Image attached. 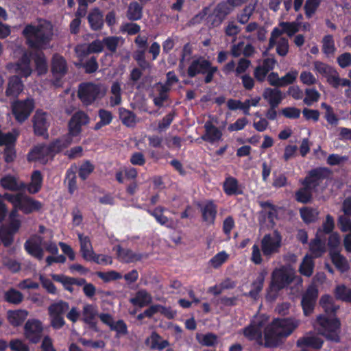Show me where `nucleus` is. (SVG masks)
Returning <instances> with one entry per match:
<instances>
[{
  "label": "nucleus",
  "mask_w": 351,
  "mask_h": 351,
  "mask_svg": "<svg viewBox=\"0 0 351 351\" xmlns=\"http://www.w3.org/2000/svg\"><path fill=\"white\" fill-rule=\"evenodd\" d=\"M88 118L84 112H76L69 123V133L65 137L62 147L79 142L80 141L82 125L88 123ZM61 149L62 145H60L59 141L55 142L51 147L39 145L31 149L27 155V159L29 161L45 164L52 158L54 152H59Z\"/></svg>",
  "instance_id": "1"
},
{
  "label": "nucleus",
  "mask_w": 351,
  "mask_h": 351,
  "mask_svg": "<svg viewBox=\"0 0 351 351\" xmlns=\"http://www.w3.org/2000/svg\"><path fill=\"white\" fill-rule=\"evenodd\" d=\"M23 35L31 48L46 49L53 36V26L45 20H38L25 25Z\"/></svg>",
  "instance_id": "2"
},
{
  "label": "nucleus",
  "mask_w": 351,
  "mask_h": 351,
  "mask_svg": "<svg viewBox=\"0 0 351 351\" xmlns=\"http://www.w3.org/2000/svg\"><path fill=\"white\" fill-rule=\"evenodd\" d=\"M300 324V320L293 318L274 319L270 325H267L265 330V346H277L281 339L290 335Z\"/></svg>",
  "instance_id": "3"
},
{
  "label": "nucleus",
  "mask_w": 351,
  "mask_h": 351,
  "mask_svg": "<svg viewBox=\"0 0 351 351\" xmlns=\"http://www.w3.org/2000/svg\"><path fill=\"white\" fill-rule=\"evenodd\" d=\"M294 280L299 284L302 282L300 277L295 276V271L291 267L282 266L275 269L271 274V282L267 293V298L271 300H274L278 291L287 287Z\"/></svg>",
  "instance_id": "4"
},
{
  "label": "nucleus",
  "mask_w": 351,
  "mask_h": 351,
  "mask_svg": "<svg viewBox=\"0 0 351 351\" xmlns=\"http://www.w3.org/2000/svg\"><path fill=\"white\" fill-rule=\"evenodd\" d=\"M106 93V88L101 84L84 83L80 86L78 96L86 105L93 103L103 97Z\"/></svg>",
  "instance_id": "5"
},
{
  "label": "nucleus",
  "mask_w": 351,
  "mask_h": 351,
  "mask_svg": "<svg viewBox=\"0 0 351 351\" xmlns=\"http://www.w3.org/2000/svg\"><path fill=\"white\" fill-rule=\"evenodd\" d=\"M314 327L320 334L332 341H338L339 322L335 318L329 319L324 315L317 317Z\"/></svg>",
  "instance_id": "6"
},
{
  "label": "nucleus",
  "mask_w": 351,
  "mask_h": 351,
  "mask_svg": "<svg viewBox=\"0 0 351 351\" xmlns=\"http://www.w3.org/2000/svg\"><path fill=\"white\" fill-rule=\"evenodd\" d=\"M268 317L264 315L255 316L251 322V324L243 330V334L245 337L250 340H254L256 342L262 343V335L267 326Z\"/></svg>",
  "instance_id": "7"
},
{
  "label": "nucleus",
  "mask_w": 351,
  "mask_h": 351,
  "mask_svg": "<svg viewBox=\"0 0 351 351\" xmlns=\"http://www.w3.org/2000/svg\"><path fill=\"white\" fill-rule=\"evenodd\" d=\"M16 210H13L9 216L10 223L8 227L3 226L0 229V238L4 245H10L13 241V235L19 230L21 221L19 218Z\"/></svg>",
  "instance_id": "8"
},
{
  "label": "nucleus",
  "mask_w": 351,
  "mask_h": 351,
  "mask_svg": "<svg viewBox=\"0 0 351 351\" xmlns=\"http://www.w3.org/2000/svg\"><path fill=\"white\" fill-rule=\"evenodd\" d=\"M282 237L277 231L271 234L264 236L261 241V249L263 253L266 256H271L272 254L278 253L281 247Z\"/></svg>",
  "instance_id": "9"
},
{
  "label": "nucleus",
  "mask_w": 351,
  "mask_h": 351,
  "mask_svg": "<svg viewBox=\"0 0 351 351\" xmlns=\"http://www.w3.org/2000/svg\"><path fill=\"white\" fill-rule=\"evenodd\" d=\"M22 56L15 64H9L7 67L12 73H16L22 77H27L32 73L30 64L32 54L27 51L21 50Z\"/></svg>",
  "instance_id": "10"
},
{
  "label": "nucleus",
  "mask_w": 351,
  "mask_h": 351,
  "mask_svg": "<svg viewBox=\"0 0 351 351\" xmlns=\"http://www.w3.org/2000/svg\"><path fill=\"white\" fill-rule=\"evenodd\" d=\"M34 108V103L32 99L17 101L12 104V113L18 122L23 123L29 117Z\"/></svg>",
  "instance_id": "11"
},
{
  "label": "nucleus",
  "mask_w": 351,
  "mask_h": 351,
  "mask_svg": "<svg viewBox=\"0 0 351 351\" xmlns=\"http://www.w3.org/2000/svg\"><path fill=\"white\" fill-rule=\"evenodd\" d=\"M43 203L26 195L21 193L14 210H21L25 214L38 212L43 208Z\"/></svg>",
  "instance_id": "12"
},
{
  "label": "nucleus",
  "mask_w": 351,
  "mask_h": 351,
  "mask_svg": "<svg viewBox=\"0 0 351 351\" xmlns=\"http://www.w3.org/2000/svg\"><path fill=\"white\" fill-rule=\"evenodd\" d=\"M43 330L42 322L36 319H29L24 326V335L27 339L37 343L41 337Z\"/></svg>",
  "instance_id": "13"
},
{
  "label": "nucleus",
  "mask_w": 351,
  "mask_h": 351,
  "mask_svg": "<svg viewBox=\"0 0 351 351\" xmlns=\"http://www.w3.org/2000/svg\"><path fill=\"white\" fill-rule=\"evenodd\" d=\"M275 45L276 46V51L280 56H285L287 55L289 51L288 40L282 37V31L278 27L273 29L269 38V47L271 48Z\"/></svg>",
  "instance_id": "14"
},
{
  "label": "nucleus",
  "mask_w": 351,
  "mask_h": 351,
  "mask_svg": "<svg viewBox=\"0 0 351 351\" xmlns=\"http://www.w3.org/2000/svg\"><path fill=\"white\" fill-rule=\"evenodd\" d=\"M328 171L326 169H316L309 172L308 175L302 182L304 186L311 190H317V187L327 176Z\"/></svg>",
  "instance_id": "15"
},
{
  "label": "nucleus",
  "mask_w": 351,
  "mask_h": 351,
  "mask_svg": "<svg viewBox=\"0 0 351 351\" xmlns=\"http://www.w3.org/2000/svg\"><path fill=\"white\" fill-rule=\"evenodd\" d=\"M317 297V288L313 285L310 286L302 300V306L305 316H308L313 313Z\"/></svg>",
  "instance_id": "16"
},
{
  "label": "nucleus",
  "mask_w": 351,
  "mask_h": 351,
  "mask_svg": "<svg viewBox=\"0 0 351 351\" xmlns=\"http://www.w3.org/2000/svg\"><path fill=\"white\" fill-rule=\"evenodd\" d=\"M34 132L44 135L49 126V116L42 110H37L33 117Z\"/></svg>",
  "instance_id": "17"
},
{
  "label": "nucleus",
  "mask_w": 351,
  "mask_h": 351,
  "mask_svg": "<svg viewBox=\"0 0 351 351\" xmlns=\"http://www.w3.org/2000/svg\"><path fill=\"white\" fill-rule=\"evenodd\" d=\"M43 239L39 236H34L25 243L27 252L38 259L43 257V250L41 247Z\"/></svg>",
  "instance_id": "18"
},
{
  "label": "nucleus",
  "mask_w": 351,
  "mask_h": 351,
  "mask_svg": "<svg viewBox=\"0 0 351 351\" xmlns=\"http://www.w3.org/2000/svg\"><path fill=\"white\" fill-rule=\"evenodd\" d=\"M204 128L205 134L202 136L204 141L211 143L221 141V131L215 127L210 121L206 122Z\"/></svg>",
  "instance_id": "19"
},
{
  "label": "nucleus",
  "mask_w": 351,
  "mask_h": 351,
  "mask_svg": "<svg viewBox=\"0 0 351 351\" xmlns=\"http://www.w3.org/2000/svg\"><path fill=\"white\" fill-rule=\"evenodd\" d=\"M23 90V84L20 78L16 75L11 77L8 83L5 95L7 97L16 98Z\"/></svg>",
  "instance_id": "20"
},
{
  "label": "nucleus",
  "mask_w": 351,
  "mask_h": 351,
  "mask_svg": "<svg viewBox=\"0 0 351 351\" xmlns=\"http://www.w3.org/2000/svg\"><path fill=\"white\" fill-rule=\"evenodd\" d=\"M78 239L80 244V252L82 257L86 261H91L93 258V255L95 254L93 251L90 240L88 237L84 236L81 233L77 234Z\"/></svg>",
  "instance_id": "21"
},
{
  "label": "nucleus",
  "mask_w": 351,
  "mask_h": 351,
  "mask_svg": "<svg viewBox=\"0 0 351 351\" xmlns=\"http://www.w3.org/2000/svg\"><path fill=\"white\" fill-rule=\"evenodd\" d=\"M276 60L274 58H267L264 60L262 64L255 69L254 77L257 80L263 82L269 71L274 68Z\"/></svg>",
  "instance_id": "22"
},
{
  "label": "nucleus",
  "mask_w": 351,
  "mask_h": 351,
  "mask_svg": "<svg viewBox=\"0 0 351 351\" xmlns=\"http://www.w3.org/2000/svg\"><path fill=\"white\" fill-rule=\"evenodd\" d=\"M201 212L203 220L208 225L213 224L217 215V206L213 202L202 205Z\"/></svg>",
  "instance_id": "23"
},
{
  "label": "nucleus",
  "mask_w": 351,
  "mask_h": 351,
  "mask_svg": "<svg viewBox=\"0 0 351 351\" xmlns=\"http://www.w3.org/2000/svg\"><path fill=\"white\" fill-rule=\"evenodd\" d=\"M329 255L332 263L341 272H345L349 269V263L347 259L336 250H330Z\"/></svg>",
  "instance_id": "24"
},
{
  "label": "nucleus",
  "mask_w": 351,
  "mask_h": 351,
  "mask_svg": "<svg viewBox=\"0 0 351 351\" xmlns=\"http://www.w3.org/2000/svg\"><path fill=\"white\" fill-rule=\"evenodd\" d=\"M28 315V312L25 310L18 309L8 311L7 312V319L8 322L12 326H19L21 325Z\"/></svg>",
  "instance_id": "25"
},
{
  "label": "nucleus",
  "mask_w": 351,
  "mask_h": 351,
  "mask_svg": "<svg viewBox=\"0 0 351 351\" xmlns=\"http://www.w3.org/2000/svg\"><path fill=\"white\" fill-rule=\"evenodd\" d=\"M145 345L152 350H162L169 346L167 340L162 339L161 337L153 332L145 341Z\"/></svg>",
  "instance_id": "26"
},
{
  "label": "nucleus",
  "mask_w": 351,
  "mask_h": 351,
  "mask_svg": "<svg viewBox=\"0 0 351 351\" xmlns=\"http://www.w3.org/2000/svg\"><path fill=\"white\" fill-rule=\"evenodd\" d=\"M130 302L134 306L144 307L152 302V296L145 289L137 291L135 295L130 300Z\"/></svg>",
  "instance_id": "27"
},
{
  "label": "nucleus",
  "mask_w": 351,
  "mask_h": 351,
  "mask_svg": "<svg viewBox=\"0 0 351 351\" xmlns=\"http://www.w3.org/2000/svg\"><path fill=\"white\" fill-rule=\"evenodd\" d=\"M327 82L333 88H337L339 86H350L351 82L346 78H341L337 71L333 68L326 77Z\"/></svg>",
  "instance_id": "28"
},
{
  "label": "nucleus",
  "mask_w": 351,
  "mask_h": 351,
  "mask_svg": "<svg viewBox=\"0 0 351 351\" xmlns=\"http://www.w3.org/2000/svg\"><path fill=\"white\" fill-rule=\"evenodd\" d=\"M1 186L10 191H18L25 187L23 182L19 181L16 177L11 175H7L0 180Z\"/></svg>",
  "instance_id": "29"
},
{
  "label": "nucleus",
  "mask_w": 351,
  "mask_h": 351,
  "mask_svg": "<svg viewBox=\"0 0 351 351\" xmlns=\"http://www.w3.org/2000/svg\"><path fill=\"white\" fill-rule=\"evenodd\" d=\"M263 97L272 108L276 107L282 99V92L276 88H267L265 89Z\"/></svg>",
  "instance_id": "30"
},
{
  "label": "nucleus",
  "mask_w": 351,
  "mask_h": 351,
  "mask_svg": "<svg viewBox=\"0 0 351 351\" xmlns=\"http://www.w3.org/2000/svg\"><path fill=\"white\" fill-rule=\"evenodd\" d=\"M210 67V62L203 58H199L193 61L188 69V74L190 77H194L198 73H206Z\"/></svg>",
  "instance_id": "31"
},
{
  "label": "nucleus",
  "mask_w": 351,
  "mask_h": 351,
  "mask_svg": "<svg viewBox=\"0 0 351 351\" xmlns=\"http://www.w3.org/2000/svg\"><path fill=\"white\" fill-rule=\"evenodd\" d=\"M323 341L322 339L314 335H308L297 341V346L298 347L309 346L315 349H318L322 347Z\"/></svg>",
  "instance_id": "32"
},
{
  "label": "nucleus",
  "mask_w": 351,
  "mask_h": 351,
  "mask_svg": "<svg viewBox=\"0 0 351 351\" xmlns=\"http://www.w3.org/2000/svg\"><path fill=\"white\" fill-rule=\"evenodd\" d=\"M117 253L119 258L125 263L135 262L142 258L141 254H136L128 249L121 248L120 246L117 247Z\"/></svg>",
  "instance_id": "33"
},
{
  "label": "nucleus",
  "mask_w": 351,
  "mask_h": 351,
  "mask_svg": "<svg viewBox=\"0 0 351 351\" xmlns=\"http://www.w3.org/2000/svg\"><path fill=\"white\" fill-rule=\"evenodd\" d=\"M52 72L55 75L62 76L66 72V63L62 56L55 55L52 60Z\"/></svg>",
  "instance_id": "34"
},
{
  "label": "nucleus",
  "mask_w": 351,
  "mask_h": 351,
  "mask_svg": "<svg viewBox=\"0 0 351 351\" xmlns=\"http://www.w3.org/2000/svg\"><path fill=\"white\" fill-rule=\"evenodd\" d=\"M97 315V310L95 306L86 304L83 307L82 319L90 325H93Z\"/></svg>",
  "instance_id": "35"
},
{
  "label": "nucleus",
  "mask_w": 351,
  "mask_h": 351,
  "mask_svg": "<svg viewBox=\"0 0 351 351\" xmlns=\"http://www.w3.org/2000/svg\"><path fill=\"white\" fill-rule=\"evenodd\" d=\"M314 269V262L313 259V256L309 254H306L299 267L300 273L305 276L309 277L313 273Z\"/></svg>",
  "instance_id": "36"
},
{
  "label": "nucleus",
  "mask_w": 351,
  "mask_h": 351,
  "mask_svg": "<svg viewBox=\"0 0 351 351\" xmlns=\"http://www.w3.org/2000/svg\"><path fill=\"white\" fill-rule=\"evenodd\" d=\"M19 135V131L16 129H14L8 133H3L0 131V145H5L6 147L13 146Z\"/></svg>",
  "instance_id": "37"
},
{
  "label": "nucleus",
  "mask_w": 351,
  "mask_h": 351,
  "mask_svg": "<svg viewBox=\"0 0 351 351\" xmlns=\"http://www.w3.org/2000/svg\"><path fill=\"white\" fill-rule=\"evenodd\" d=\"M337 49L332 36L326 35L322 39V51L328 58L333 57Z\"/></svg>",
  "instance_id": "38"
},
{
  "label": "nucleus",
  "mask_w": 351,
  "mask_h": 351,
  "mask_svg": "<svg viewBox=\"0 0 351 351\" xmlns=\"http://www.w3.org/2000/svg\"><path fill=\"white\" fill-rule=\"evenodd\" d=\"M258 0H250L248 4L243 10V12L238 15L237 19L240 23H246L252 16L257 5Z\"/></svg>",
  "instance_id": "39"
},
{
  "label": "nucleus",
  "mask_w": 351,
  "mask_h": 351,
  "mask_svg": "<svg viewBox=\"0 0 351 351\" xmlns=\"http://www.w3.org/2000/svg\"><path fill=\"white\" fill-rule=\"evenodd\" d=\"M34 60L36 66V71L38 74H45L47 71L48 65L44 53L41 51L36 52L34 56Z\"/></svg>",
  "instance_id": "40"
},
{
  "label": "nucleus",
  "mask_w": 351,
  "mask_h": 351,
  "mask_svg": "<svg viewBox=\"0 0 351 351\" xmlns=\"http://www.w3.org/2000/svg\"><path fill=\"white\" fill-rule=\"evenodd\" d=\"M51 276L53 280L61 283L66 290L71 293L73 291V285L77 283L75 278L60 274H51Z\"/></svg>",
  "instance_id": "41"
},
{
  "label": "nucleus",
  "mask_w": 351,
  "mask_h": 351,
  "mask_svg": "<svg viewBox=\"0 0 351 351\" xmlns=\"http://www.w3.org/2000/svg\"><path fill=\"white\" fill-rule=\"evenodd\" d=\"M267 274L265 270H263L258 274L256 280L252 283V290L249 293L251 297L256 298L258 293L262 290Z\"/></svg>",
  "instance_id": "42"
},
{
  "label": "nucleus",
  "mask_w": 351,
  "mask_h": 351,
  "mask_svg": "<svg viewBox=\"0 0 351 351\" xmlns=\"http://www.w3.org/2000/svg\"><path fill=\"white\" fill-rule=\"evenodd\" d=\"M119 119L123 124L127 127H134L137 122L135 114L132 112L123 108L119 109Z\"/></svg>",
  "instance_id": "43"
},
{
  "label": "nucleus",
  "mask_w": 351,
  "mask_h": 351,
  "mask_svg": "<svg viewBox=\"0 0 351 351\" xmlns=\"http://www.w3.org/2000/svg\"><path fill=\"white\" fill-rule=\"evenodd\" d=\"M43 182V177L38 171L33 172L31 177V182L27 186L29 193L34 194L39 191L41 188Z\"/></svg>",
  "instance_id": "44"
},
{
  "label": "nucleus",
  "mask_w": 351,
  "mask_h": 351,
  "mask_svg": "<svg viewBox=\"0 0 351 351\" xmlns=\"http://www.w3.org/2000/svg\"><path fill=\"white\" fill-rule=\"evenodd\" d=\"M309 249L313 258L320 257L326 251L325 243L320 239L316 237L311 242Z\"/></svg>",
  "instance_id": "45"
},
{
  "label": "nucleus",
  "mask_w": 351,
  "mask_h": 351,
  "mask_svg": "<svg viewBox=\"0 0 351 351\" xmlns=\"http://www.w3.org/2000/svg\"><path fill=\"white\" fill-rule=\"evenodd\" d=\"M300 213L302 220L306 223L315 221L319 216V211L317 209L309 207L301 208Z\"/></svg>",
  "instance_id": "46"
},
{
  "label": "nucleus",
  "mask_w": 351,
  "mask_h": 351,
  "mask_svg": "<svg viewBox=\"0 0 351 351\" xmlns=\"http://www.w3.org/2000/svg\"><path fill=\"white\" fill-rule=\"evenodd\" d=\"M103 43L110 51L114 53L118 47L123 44L124 39L121 36H109L104 38Z\"/></svg>",
  "instance_id": "47"
},
{
  "label": "nucleus",
  "mask_w": 351,
  "mask_h": 351,
  "mask_svg": "<svg viewBox=\"0 0 351 351\" xmlns=\"http://www.w3.org/2000/svg\"><path fill=\"white\" fill-rule=\"evenodd\" d=\"M300 23L298 21L294 22H282L279 24V29L283 33L287 34L289 36H293L299 31Z\"/></svg>",
  "instance_id": "48"
},
{
  "label": "nucleus",
  "mask_w": 351,
  "mask_h": 351,
  "mask_svg": "<svg viewBox=\"0 0 351 351\" xmlns=\"http://www.w3.org/2000/svg\"><path fill=\"white\" fill-rule=\"evenodd\" d=\"M335 295L338 300L351 302V289L344 285H339L336 287Z\"/></svg>",
  "instance_id": "49"
},
{
  "label": "nucleus",
  "mask_w": 351,
  "mask_h": 351,
  "mask_svg": "<svg viewBox=\"0 0 351 351\" xmlns=\"http://www.w3.org/2000/svg\"><path fill=\"white\" fill-rule=\"evenodd\" d=\"M88 21L92 29L97 30L103 25L102 15L98 9H95L88 15Z\"/></svg>",
  "instance_id": "50"
},
{
  "label": "nucleus",
  "mask_w": 351,
  "mask_h": 351,
  "mask_svg": "<svg viewBox=\"0 0 351 351\" xmlns=\"http://www.w3.org/2000/svg\"><path fill=\"white\" fill-rule=\"evenodd\" d=\"M69 308V304L60 300L58 302L51 304L48 307L49 315H62Z\"/></svg>",
  "instance_id": "51"
},
{
  "label": "nucleus",
  "mask_w": 351,
  "mask_h": 351,
  "mask_svg": "<svg viewBox=\"0 0 351 351\" xmlns=\"http://www.w3.org/2000/svg\"><path fill=\"white\" fill-rule=\"evenodd\" d=\"M223 190L228 195H234L239 193L237 180L232 177L227 178L223 183Z\"/></svg>",
  "instance_id": "52"
},
{
  "label": "nucleus",
  "mask_w": 351,
  "mask_h": 351,
  "mask_svg": "<svg viewBox=\"0 0 351 351\" xmlns=\"http://www.w3.org/2000/svg\"><path fill=\"white\" fill-rule=\"evenodd\" d=\"M321 107L325 110L324 117L326 119L327 122L330 125H337L339 122V119L334 112L332 108L326 103H322Z\"/></svg>",
  "instance_id": "53"
},
{
  "label": "nucleus",
  "mask_w": 351,
  "mask_h": 351,
  "mask_svg": "<svg viewBox=\"0 0 351 351\" xmlns=\"http://www.w3.org/2000/svg\"><path fill=\"white\" fill-rule=\"evenodd\" d=\"M110 103L112 106L119 105L121 101V86L118 82H114L111 86Z\"/></svg>",
  "instance_id": "54"
},
{
  "label": "nucleus",
  "mask_w": 351,
  "mask_h": 351,
  "mask_svg": "<svg viewBox=\"0 0 351 351\" xmlns=\"http://www.w3.org/2000/svg\"><path fill=\"white\" fill-rule=\"evenodd\" d=\"M127 16L132 21L138 20L142 16V8L137 2L131 3L129 5Z\"/></svg>",
  "instance_id": "55"
},
{
  "label": "nucleus",
  "mask_w": 351,
  "mask_h": 351,
  "mask_svg": "<svg viewBox=\"0 0 351 351\" xmlns=\"http://www.w3.org/2000/svg\"><path fill=\"white\" fill-rule=\"evenodd\" d=\"M99 117L100 121L96 123L95 126V130H99L101 127L110 124L112 119L111 112L106 110H100L99 111Z\"/></svg>",
  "instance_id": "56"
},
{
  "label": "nucleus",
  "mask_w": 351,
  "mask_h": 351,
  "mask_svg": "<svg viewBox=\"0 0 351 351\" xmlns=\"http://www.w3.org/2000/svg\"><path fill=\"white\" fill-rule=\"evenodd\" d=\"M229 258L228 254L221 251L215 255L210 260V264L214 268H218L223 265Z\"/></svg>",
  "instance_id": "57"
},
{
  "label": "nucleus",
  "mask_w": 351,
  "mask_h": 351,
  "mask_svg": "<svg viewBox=\"0 0 351 351\" xmlns=\"http://www.w3.org/2000/svg\"><path fill=\"white\" fill-rule=\"evenodd\" d=\"M304 102L308 106H311L314 102H317L320 97L319 93L315 88H306Z\"/></svg>",
  "instance_id": "58"
},
{
  "label": "nucleus",
  "mask_w": 351,
  "mask_h": 351,
  "mask_svg": "<svg viewBox=\"0 0 351 351\" xmlns=\"http://www.w3.org/2000/svg\"><path fill=\"white\" fill-rule=\"evenodd\" d=\"M65 182L67 183L69 193H73L77 189V183L75 172L72 169L67 171Z\"/></svg>",
  "instance_id": "59"
},
{
  "label": "nucleus",
  "mask_w": 351,
  "mask_h": 351,
  "mask_svg": "<svg viewBox=\"0 0 351 351\" xmlns=\"http://www.w3.org/2000/svg\"><path fill=\"white\" fill-rule=\"evenodd\" d=\"M234 8V6L229 3V0H227L226 1L219 3L215 9V12L225 18L232 12Z\"/></svg>",
  "instance_id": "60"
},
{
  "label": "nucleus",
  "mask_w": 351,
  "mask_h": 351,
  "mask_svg": "<svg viewBox=\"0 0 351 351\" xmlns=\"http://www.w3.org/2000/svg\"><path fill=\"white\" fill-rule=\"evenodd\" d=\"M333 67L320 61H315L313 62V69L317 73L326 77Z\"/></svg>",
  "instance_id": "61"
},
{
  "label": "nucleus",
  "mask_w": 351,
  "mask_h": 351,
  "mask_svg": "<svg viewBox=\"0 0 351 351\" xmlns=\"http://www.w3.org/2000/svg\"><path fill=\"white\" fill-rule=\"evenodd\" d=\"M6 301L12 304H19L23 300V295L15 289H10L5 293Z\"/></svg>",
  "instance_id": "62"
},
{
  "label": "nucleus",
  "mask_w": 351,
  "mask_h": 351,
  "mask_svg": "<svg viewBox=\"0 0 351 351\" xmlns=\"http://www.w3.org/2000/svg\"><path fill=\"white\" fill-rule=\"evenodd\" d=\"M217 336L212 333L197 335V339L199 343L206 346H212L215 345L217 343Z\"/></svg>",
  "instance_id": "63"
},
{
  "label": "nucleus",
  "mask_w": 351,
  "mask_h": 351,
  "mask_svg": "<svg viewBox=\"0 0 351 351\" xmlns=\"http://www.w3.org/2000/svg\"><path fill=\"white\" fill-rule=\"evenodd\" d=\"M12 351H29L28 346L21 339H12L8 344Z\"/></svg>",
  "instance_id": "64"
}]
</instances>
